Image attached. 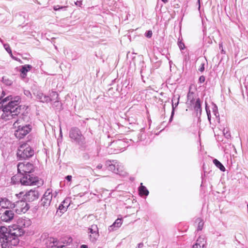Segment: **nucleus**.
Instances as JSON below:
<instances>
[{"mask_svg":"<svg viewBox=\"0 0 248 248\" xmlns=\"http://www.w3.org/2000/svg\"><path fill=\"white\" fill-rule=\"evenodd\" d=\"M4 95H5V93H4V92L2 91L1 93H0V100H1V99H2L3 96H4Z\"/></svg>","mask_w":248,"mask_h":248,"instance_id":"52","label":"nucleus"},{"mask_svg":"<svg viewBox=\"0 0 248 248\" xmlns=\"http://www.w3.org/2000/svg\"><path fill=\"white\" fill-rule=\"evenodd\" d=\"M26 118H27V117H24L23 116H20L19 117H18L17 120H19V119H22V120H23V122L21 123H19L18 125H24V126L25 125H30L29 124H26Z\"/></svg>","mask_w":248,"mask_h":248,"instance_id":"37","label":"nucleus"},{"mask_svg":"<svg viewBox=\"0 0 248 248\" xmlns=\"http://www.w3.org/2000/svg\"><path fill=\"white\" fill-rule=\"evenodd\" d=\"M0 42H2V40H1V39H0Z\"/></svg>","mask_w":248,"mask_h":248,"instance_id":"62","label":"nucleus"},{"mask_svg":"<svg viewBox=\"0 0 248 248\" xmlns=\"http://www.w3.org/2000/svg\"><path fill=\"white\" fill-rule=\"evenodd\" d=\"M0 206L4 210L13 209L14 203H12L6 198H1L0 199Z\"/></svg>","mask_w":248,"mask_h":248,"instance_id":"14","label":"nucleus"},{"mask_svg":"<svg viewBox=\"0 0 248 248\" xmlns=\"http://www.w3.org/2000/svg\"><path fill=\"white\" fill-rule=\"evenodd\" d=\"M152 31H148L147 32L145 33V36L147 38H151L152 36Z\"/></svg>","mask_w":248,"mask_h":248,"instance_id":"44","label":"nucleus"},{"mask_svg":"<svg viewBox=\"0 0 248 248\" xmlns=\"http://www.w3.org/2000/svg\"><path fill=\"white\" fill-rule=\"evenodd\" d=\"M24 94L28 97H31V92L28 90H25Z\"/></svg>","mask_w":248,"mask_h":248,"instance_id":"45","label":"nucleus"},{"mask_svg":"<svg viewBox=\"0 0 248 248\" xmlns=\"http://www.w3.org/2000/svg\"><path fill=\"white\" fill-rule=\"evenodd\" d=\"M180 96L178 95H174L172 99V110L177 107L179 102Z\"/></svg>","mask_w":248,"mask_h":248,"instance_id":"24","label":"nucleus"},{"mask_svg":"<svg viewBox=\"0 0 248 248\" xmlns=\"http://www.w3.org/2000/svg\"><path fill=\"white\" fill-rule=\"evenodd\" d=\"M194 104V110L196 112V116L200 117L202 113V108L200 98H197Z\"/></svg>","mask_w":248,"mask_h":248,"instance_id":"18","label":"nucleus"},{"mask_svg":"<svg viewBox=\"0 0 248 248\" xmlns=\"http://www.w3.org/2000/svg\"><path fill=\"white\" fill-rule=\"evenodd\" d=\"M20 176H14L11 178V183L16 185L20 183Z\"/></svg>","mask_w":248,"mask_h":248,"instance_id":"34","label":"nucleus"},{"mask_svg":"<svg viewBox=\"0 0 248 248\" xmlns=\"http://www.w3.org/2000/svg\"><path fill=\"white\" fill-rule=\"evenodd\" d=\"M75 4H76V5H77L78 6L81 7L82 4V1L81 0H77V1H76L75 2Z\"/></svg>","mask_w":248,"mask_h":248,"instance_id":"47","label":"nucleus"},{"mask_svg":"<svg viewBox=\"0 0 248 248\" xmlns=\"http://www.w3.org/2000/svg\"><path fill=\"white\" fill-rule=\"evenodd\" d=\"M212 111L216 118H217V120H219V115L218 112L217 107V106H214V107L212 108Z\"/></svg>","mask_w":248,"mask_h":248,"instance_id":"35","label":"nucleus"},{"mask_svg":"<svg viewBox=\"0 0 248 248\" xmlns=\"http://www.w3.org/2000/svg\"><path fill=\"white\" fill-rule=\"evenodd\" d=\"M139 192L140 196H147L149 193L148 190L145 186L142 185V183L140 184V186L139 187Z\"/></svg>","mask_w":248,"mask_h":248,"instance_id":"22","label":"nucleus"},{"mask_svg":"<svg viewBox=\"0 0 248 248\" xmlns=\"http://www.w3.org/2000/svg\"><path fill=\"white\" fill-rule=\"evenodd\" d=\"M6 230V227L4 226L0 227V243H2L1 240H3L4 241V239H5V237L3 233L4 232L5 233Z\"/></svg>","mask_w":248,"mask_h":248,"instance_id":"30","label":"nucleus"},{"mask_svg":"<svg viewBox=\"0 0 248 248\" xmlns=\"http://www.w3.org/2000/svg\"><path fill=\"white\" fill-rule=\"evenodd\" d=\"M97 232H99V230H98L97 226L96 225L93 224V225H92L88 228V235H89L90 234H93V233H94Z\"/></svg>","mask_w":248,"mask_h":248,"instance_id":"26","label":"nucleus"},{"mask_svg":"<svg viewBox=\"0 0 248 248\" xmlns=\"http://www.w3.org/2000/svg\"><path fill=\"white\" fill-rule=\"evenodd\" d=\"M206 113H207V117H208V119L210 122V124H211V114H210V110H209L207 107H206Z\"/></svg>","mask_w":248,"mask_h":248,"instance_id":"40","label":"nucleus"},{"mask_svg":"<svg viewBox=\"0 0 248 248\" xmlns=\"http://www.w3.org/2000/svg\"><path fill=\"white\" fill-rule=\"evenodd\" d=\"M5 233H3L5 239L8 240L12 242L14 246L17 245L19 243L18 237L22 235L25 231L23 229L19 227L18 225H14L9 228H6Z\"/></svg>","mask_w":248,"mask_h":248,"instance_id":"2","label":"nucleus"},{"mask_svg":"<svg viewBox=\"0 0 248 248\" xmlns=\"http://www.w3.org/2000/svg\"><path fill=\"white\" fill-rule=\"evenodd\" d=\"M105 165L108 170L116 174H120L122 170L121 165L116 160H108L106 162Z\"/></svg>","mask_w":248,"mask_h":248,"instance_id":"10","label":"nucleus"},{"mask_svg":"<svg viewBox=\"0 0 248 248\" xmlns=\"http://www.w3.org/2000/svg\"><path fill=\"white\" fill-rule=\"evenodd\" d=\"M206 240L204 236H200L193 245V248H206Z\"/></svg>","mask_w":248,"mask_h":248,"instance_id":"16","label":"nucleus"},{"mask_svg":"<svg viewBox=\"0 0 248 248\" xmlns=\"http://www.w3.org/2000/svg\"><path fill=\"white\" fill-rule=\"evenodd\" d=\"M33 94L36 97V99L42 103H48L50 100L49 96L44 94L41 91L34 92Z\"/></svg>","mask_w":248,"mask_h":248,"instance_id":"15","label":"nucleus"},{"mask_svg":"<svg viewBox=\"0 0 248 248\" xmlns=\"http://www.w3.org/2000/svg\"><path fill=\"white\" fill-rule=\"evenodd\" d=\"M0 215V220L7 223L11 222L15 217L14 211L11 209L1 210Z\"/></svg>","mask_w":248,"mask_h":248,"instance_id":"11","label":"nucleus"},{"mask_svg":"<svg viewBox=\"0 0 248 248\" xmlns=\"http://www.w3.org/2000/svg\"><path fill=\"white\" fill-rule=\"evenodd\" d=\"M198 2L200 4V0H198ZM200 8V5L199 4V9Z\"/></svg>","mask_w":248,"mask_h":248,"instance_id":"57","label":"nucleus"},{"mask_svg":"<svg viewBox=\"0 0 248 248\" xmlns=\"http://www.w3.org/2000/svg\"><path fill=\"white\" fill-rule=\"evenodd\" d=\"M72 241L73 239L70 236H65L61 238L60 241H58V243H59V245H70L72 242Z\"/></svg>","mask_w":248,"mask_h":248,"instance_id":"19","label":"nucleus"},{"mask_svg":"<svg viewBox=\"0 0 248 248\" xmlns=\"http://www.w3.org/2000/svg\"><path fill=\"white\" fill-rule=\"evenodd\" d=\"M67 7L66 6H60L59 5H56L54 6L53 7V9L55 11H58L60 10H62L64 11H65L66 10Z\"/></svg>","mask_w":248,"mask_h":248,"instance_id":"39","label":"nucleus"},{"mask_svg":"<svg viewBox=\"0 0 248 248\" xmlns=\"http://www.w3.org/2000/svg\"><path fill=\"white\" fill-rule=\"evenodd\" d=\"M20 183L24 186H37L42 184V180L31 173L20 174Z\"/></svg>","mask_w":248,"mask_h":248,"instance_id":"3","label":"nucleus"},{"mask_svg":"<svg viewBox=\"0 0 248 248\" xmlns=\"http://www.w3.org/2000/svg\"><path fill=\"white\" fill-rule=\"evenodd\" d=\"M39 197V192L37 190H31L26 192L24 195V199L29 202H33L38 199Z\"/></svg>","mask_w":248,"mask_h":248,"instance_id":"12","label":"nucleus"},{"mask_svg":"<svg viewBox=\"0 0 248 248\" xmlns=\"http://www.w3.org/2000/svg\"><path fill=\"white\" fill-rule=\"evenodd\" d=\"M2 82L7 86L11 85L13 83L12 80L7 77H3L2 78Z\"/></svg>","mask_w":248,"mask_h":248,"instance_id":"31","label":"nucleus"},{"mask_svg":"<svg viewBox=\"0 0 248 248\" xmlns=\"http://www.w3.org/2000/svg\"><path fill=\"white\" fill-rule=\"evenodd\" d=\"M205 80V77L203 76H200V77L199 78V82L200 83L204 82Z\"/></svg>","mask_w":248,"mask_h":248,"instance_id":"46","label":"nucleus"},{"mask_svg":"<svg viewBox=\"0 0 248 248\" xmlns=\"http://www.w3.org/2000/svg\"><path fill=\"white\" fill-rule=\"evenodd\" d=\"M223 133L224 134V136H225V137L227 139H229L231 137V134H230V133L228 131V130L227 129H224L223 130Z\"/></svg>","mask_w":248,"mask_h":248,"instance_id":"41","label":"nucleus"},{"mask_svg":"<svg viewBox=\"0 0 248 248\" xmlns=\"http://www.w3.org/2000/svg\"><path fill=\"white\" fill-rule=\"evenodd\" d=\"M80 248H88V246L86 245H82L80 246Z\"/></svg>","mask_w":248,"mask_h":248,"instance_id":"54","label":"nucleus"},{"mask_svg":"<svg viewBox=\"0 0 248 248\" xmlns=\"http://www.w3.org/2000/svg\"><path fill=\"white\" fill-rule=\"evenodd\" d=\"M61 133H62V131H61V130H60V134H61Z\"/></svg>","mask_w":248,"mask_h":248,"instance_id":"61","label":"nucleus"},{"mask_svg":"<svg viewBox=\"0 0 248 248\" xmlns=\"http://www.w3.org/2000/svg\"><path fill=\"white\" fill-rule=\"evenodd\" d=\"M2 243H0L1 244V248H12V246H14L12 244V241H9L8 240H5L4 239V241L1 240Z\"/></svg>","mask_w":248,"mask_h":248,"instance_id":"25","label":"nucleus"},{"mask_svg":"<svg viewBox=\"0 0 248 248\" xmlns=\"http://www.w3.org/2000/svg\"><path fill=\"white\" fill-rule=\"evenodd\" d=\"M70 138L79 145L84 143V137L78 128H72L69 133Z\"/></svg>","mask_w":248,"mask_h":248,"instance_id":"6","label":"nucleus"},{"mask_svg":"<svg viewBox=\"0 0 248 248\" xmlns=\"http://www.w3.org/2000/svg\"><path fill=\"white\" fill-rule=\"evenodd\" d=\"M143 246V243H140L137 246V248H141Z\"/></svg>","mask_w":248,"mask_h":248,"instance_id":"51","label":"nucleus"},{"mask_svg":"<svg viewBox=\"0 0 248 248\" xmlns=\"http://www.w3.org/2000/svg\"><path fill=\"white\" fill-rule=\"evenodd\" d=\"M55 49H57V47L56 46H55Z\"/></svg>","mask_w":248,"mask_h":248,"instance_id":"60","label":"nucleus"},{"mask_svg":"<svg viewBox=\"0 0 248 248\" xmlns=\"http://www.w3.org/2000/svg\"><path fill=\"white\" fill-rule=\"evenodd\" d=\"M213 163L221 171H224L225 170L224 166L217 159L213 160Z\"/></svg>","mask_w":248,"mask_h":248,"instance_id":"27","label":"nucleus"},{"mask_svg":"<svg viewBox=\"0 0 248 248\" xmlns=\"http://www.w3.org/2000/svg\"><path fill=\"white\" fill-rule=\"evenodd\" d=\"M34 170L33 164L28 162L19 163L17 165V170L19 174L31 173Z\"/></svg>","mask_w":248,"mask_h":248,"instance_id":"7","label":"nucleus"},{"mask_svg":"<svg viewBox=\"0 0 248 248\" xmlns=\"http://www.w3.org/2000/svg\"><path fill=\"white\" fill-rule=\"evenodd\" d=\"M195 94L193 92H189L187 95V101L189 102L190 104H194L195 103Z\"/></svg>","mask_w":248,"mask_h":248,"instance_id":"29","label":"nucleus"},{"mask_svg":"<svg viewBox=\"0 0 248 248\" xmlns=\"http://www.w3.org/2000/svg\"><path fill=\"white\" fill-rule=\"evenodd\" d=\"M122 224V219L117 218L114 223L112 224L111 227L119 228Z\"/></svg>","mask_w":248,"mask_h":248,"instance_id":"33","label":"nucleus"},{"mask_svg":"<svg viewBox=\"0 0 248 248\" xmlns=\"http://www.w3.org/2000/svg\"><path fill=\"white\" fill-rule=\"evenodd\" d=\"M199 70L200 71V72H202L203 71H204V63H202L201 65V67H200V68L199 69Z\"/></svg>","mask_w":248,"mask_h":248,"instance_id":"48","label":"nucleus"},{"mask_svg":"<svg viewBox=\"0 0 248 248\" xmlns=\"http://www.w3.org/2000/svg\"><path fill=\"white\" fill-rule=\"evenodd\" d=\"M52 195L50 190H47L41 200V204L45 207H48L52 200Z\"/></svg>","mask_w":248,"mask_h":248,"instance_id":"13","label":"nucleus"},{"mask_svg":"<svg viewBox=\"0 0 248 248\" xmlns=\"http://www.w3.org/2000/svg\"><path fill=\"white\" fill-rule=\"evenodd\" d=\"M1 138H2L1 134L0 133V140L1 139Z\"/></svg>","mask_w":248,"mask_h":248,"instance_id":"58","label":"nucleus"},{"mask_svg":"<svg viewBox=\"0 0 248 248\" xmlns=\"http://www.w3.org/2000/svg\"><path fill=\"white\" fill-rule=\"evenodd\" d=\"M195 223H198L197 231H201L202 229L204 222L201 218H197L195 220Z\"/></svg>","mask_w":248,"mask_h":248,"instance_id":"28","label":"nucleus"},{"mask_svg":"<svg viewBox=\"0 0 248 248\" xmlns=\"http://www.w3.org/2000/svg\"><path fill=\"white\" fill-rule=\"evenodd\" d=\"M22 194H23V192H20L19 194L21 195H22Z\"/></svg>","mask_w":248,"mask_h":248,"instance_id":"59","label":"nucleus"},{"mask_svg":"<svg viewBox=\"0 0 248 248\" xmlns=\"http://www.w3.org/2000/svg\"><path fill=\"white\" fill-rule=\"evenodd\" d=\"M173 115H174V110H172V111H171V116H170V120H169V122L170 123L172 121V119H173Z\"/></svg>","mask_w":248,"mask_h":248,"instance_id":"49","label":"nucleus"},{"mask_svg":"<svg viewBox=\"0 0 248 248\" xmlns=\"http://www.w3.org/2000/svg\"><path fill=\"white\" fill-rule=\"evenodd\" d=\"M3 46L7 52L10 55V56H12V52L9 45L8 44H4Z\"/></svg>","mask_w":248,"mask_h":248,"instance_id":"38","label":"nucleus"},{"mask_svg":"<svg viewBox=\"0 0 248 248\" xmlns=\"http://www.w3.org/2000/svg\"><path fill=\"white\" fill-rule=\"evenodd\" d=\"M178 45L180 49L183 50L185 48L184 44L181 41H179L178 42Z\"/></svg>","mask_w":248,"mask_h":248,"instance_id":"42","label":"nucleus"},{"mask_svg":"<svg viewBox=\"0 0 248 248\" xmlns=\"http://www.w3.org/2000/svg\"><path fill=\"white\" fill-rule=\"evenodd\" d=\"M13 59L15 60H16V61H18V58L15 57V56H14L13 55L12 56H10Z\"/></svg>","mask_w":248,"mask_h":248,"instance_id":"55","label":"nucleus"},{"mask_svg":"<svg viewBox=\"0 0 248 248\" xmlns=\"http://www.w3.org/2000/svg\"><path fill=\"white\" fill-rule=\"evenodd\" d=\"M9 98L6 97L0 100V109L3 108V113L1 117L5 121L9 120L15 118L20 113V107L18 106L20 98L18 96L15 98L14 100L11 101L7 105H4V103L9 100Z\"/></svg>","mask_w":248,"mask_h":248,"instance_id":"1","label":"nucleus"},{"mask_svg":"<svg viewBox=\"0 0 248 248\" xmlns=\"http://www.w3.org/2000/svg\"><path fill=\"white\" fill-rule=\"evenodd\" d=\"M13 208L15 209L16 212L18 214L26 213L30 208L29 204L24 201H19L14 203Z\"/></svg>","mask_w":248,"mask_h":248,"instance_id":"8","label":"nucleus"},{"mask_svg":"<svg viewBox=\"0 0 248 248\" xmlns=\"http://www.w3.org/2000/svg\"><path fill=\"white\" fill-rule=\"evenodd\" d=\"M23 122L22 119L16 120L13 124V126L17 129L15 131V135L18 139H22L27 135L31 130L30 125H18L19 123Z\"/></svg>","mask_w":248,"mask_h":248,"instance_id":"4","label":"nucleus"},{"mask_svg":"<svg viewBox=\"0 0 248 248\" xmlns=\"http://www.w3.org/2000/svg\"><path fill=\"white\" fill-rule=\"evenodd\" d=\"M164 3H166L168 2V0H161Z\"/></svg>","mask_w":248,"mask_h":248,"instance_id":"56","label":"nucleus"},{"mask_svg":"<svg viewBox=\"0 0 248 248\" xmlns=\"http://www.w3.org/2000/svg\"><path fill=\"white\" fill-rule=\"evenodd\" d=\"M31 224V221L27 217L20 218L17 221V225L22 229L28 228Z\"/></svg>","mask_w":248,"mask_h":248,"instance_id":"17","label":"nucleus"},{"mask_svg":"<svg viewBox=\"0 0 248 248\" xmlns=\"http://www.w3.org/2000/svg\"><path fill=\"white\" fill-rule=\"evenodd\" d=\"M83 158L84 160H88L90 159V156L88 154L85 153L83 155Z\"/></svg>","mask_w":248,"mask_h":248,"instance_id":"43","label":"nucleus"},{"mask_svg":"<svg viewBox=\"0 0 248 248\" xmlns=\"http://www.w3.org/2000/svg\"><path fill=\"white\" fill-rule=\"evenodd\" d=\"M32 68L31 65L29 64H25L22 66L20 71L21 72V76L25 78L27 76V73L30 71Z\"/></svg>","mask_w":248,"mask_h":248,"instance_id":"21","label":"nucleus"},{"mask_svg":"<svg viewBox=\"0 0 248 248\" xmlns=\"http://www.w3.org/2000/svg\"><path fill=\"white\" fill-rule=\"evenodd\" d=\"M53 106L56 108L57 109H61L62 108V104L58 100V99H57L55 100L53 104Z\"/></svg>","mask_w":248,"mask_h":248,"instance_id":"36","label":"nucleus"},{"mask_svg":"<svg viewBox=\"0 0 248 248\" xmlns=\"http://www.w3.org/2000/svg\"><path fill=\"white\" fill-rule=\"evenodd\" d=\"M34 155V150L27 143H24L18 147L17 155L21 159H25L31 157Z\"/></svg>","mask_w":248,"mask_h":248,"instance_id":"5","label":"nucleus"},{"mask_svg":"<svg viewBox=\"0 0 248 248\" xmlns=\"http://www.w3.org/2000/svg\"><path fill=\"white\" fill-rule=\"evenodd\" d=\"M69 201V199H65L60 204L58 209L61 212L63 213L66 211L67 207L70 205Z\"/></svg>","mask_w":248,"mask_h":248,"instance_id":"20","label":"nucleus"},{"mask_svg":"<svg viewBox=\"0 0 248 248\" xmlns=\"http://www.w3.org/2000/svg\"><path fill=\"white\" fill-rule=\"evenodd\" d=\"M66 180L68 181V182H70L72 180V176L71 175H67L66 178H65Z\"/></svg>","mask_w":248,"mask_h":248,"instance_id":"50","label":"nucleus"},{"mask_svg":"<svg viewBox=\"0 0 248 248\" xmlns=\"http://www.w3.org/2000/svg\"><path fill=\"white\" fill-rule=\"evenodd\" d=\"M111 145L114 148V153L118 154L124 151L128 146V144L124 140H118L113 141Z\"/></svg>","mask_w":248,"mask_h":248,"instance_id":"9","label":"nucleus"},{"mask_svg":"<svg viewBox=\"0 0 248 248\" xmlns=\"http://www.w3.org/2000/svg\"><path fill=\"white\" fill-rule=\"evenodd\" d=\"M102 165L101 164H99L96 166V169H99V170L102 169Z\"/></svg>","mask_w":248,"mask_h":248,"instance_id":"53","label":"nucleus"},{"mask_svg":"<svg viewBox=\"0 0 248 248\" xmlns=\"http://www.w3.org/2000/svg\"><path fill=\"white\" fill-rule=\"evenodd\" d=\"M99 236V232H97L93 234H90L89 235V239L92 243L95 244L98 240Z\"/></svg>","mask_w":248,"mask_h":248,"instance_id":"23","label":"nucleus"},{"mask_svg":"<svg viewBox=\"0 0 248 248\" xmlns=\"http://www.w3.org/2000/svg\"><path fill=\"white\" fill-rule=\"evenodd\" d=\"M50 98V101H53L58 99V94L56 92L52 91L50 93V96H49Z\"/></svg>","mask_w":248,"mask_h":248,"instance_id":"32","label":"nucleus"}]
</instances>
